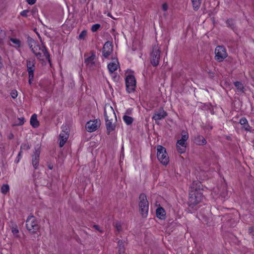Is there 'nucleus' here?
I'll use <instances>...</instances> for the list:
<instances>
[{"instance_id":"393cba45","label":"nucleus","mask_w":254,"mask_h":254,"mask_svg":"<svg viewBox=\"0 0 254 254\" xmlns=\"http://www.w3.org/2000/svg\"><path fill=\"white\" fill-rule=\"evenodd\" d=\"M192 3L193 9L197 10L200 6L201 0H191Z\"/></svg>"},{"instance_id":"79ce46f5","label":"nucleus","mask_w":254,"mask_h":254,"mask_svg":"<svg viewBox=\"0 0 254 254\" xmlns=\"http://www.w3.org/2000/svg\"><path fill=\"white\" fill-rule=\"evenodd\" d=\"M36 0H26L27 3L30 5H32L36 2Z\"/></svg>"},{"instance_id":"72a5a7b5","label":"nucleus","mask_w":254,"mask_h":254,"mask_svg":"<svg viewBox=\"0 0 254 254\" xmlns=\"http://www.w3.org/2000/svg\"><path fill=\"white\" fill-rule=\"evenodd\" d=\"M115 227L117 231L119 232H121L122 230V225L120 222H116L115 224Z\"/></svg>"},{"instance_id":"de8ad7c7","label":"nucleus","mask_w":254,"mask_h":254,"mask_svg":"<svg viewBox=\"0 0 254 254\" xmlns=\"http://www.w3.org/2000/svg\"><path fill=\"white\" fill-rule=\"evenodd\" d=\"M49 168L50 169H52V168H52V166H51L50 165V166H49Z\"/></svg>"},{"instance_id":"dca6fc26","label":"nucleus","mask_w":254,"mask_h":254,"mask_svg":"<svg viewBox=\"0 0 254 254\" xmlns=\"http://www.w3.org/2000/svg\"><path fill=\"white\" fill-rule=\"evenodd\" d=\"M106 121V126L107 128V133L109 134L110 132L113 131L115 128V123L116 121H111L110 120L107 119Z\"/></svg>"},{"instance_id":"58836bf2","label":"nucleus","mask_w":254,"mask_h":254,"mask_svg":"<svg viewBox=\"0 0 254 254\" xmlns=\"http://www.w3.org/2000/svg\"><path fill=\"white\" fill-rule=\"evenodd\" d=\"M28 10H24L20 12V15L23 17H27L28 16Z\"/></svg>"},{"instance_id":"2f4dec72","label":"nucleus","mask_w":254,"mask_h":254,"mask_svg":"<svg viewBox=\"0 0 254 254\" xmlns=\"http://www.w3.org/2000/svg\"><path fill=\"white\" fill-rule=\"evenodd\" d=\"M100 27V25L99 24H95L92 26L91 30L92 32H95L97 31Z\"/></svg>"},{"instance_id":"a19ab883","label":"nucleus","mask_w":254,"mask_h":254,"mask_svg":"<svg viewBox=\"0 0 254 254\" xmlns=\"http://www.w3.org/2000/svg\"><path fill=\"white\" fill-rule=\"evenodd\" d=\"M162 8L164 11H166L168 9V5L166 3H164L162 4Z\"/></svg>"},{"instance_id":"c756f323","label":"nucleus","mask_w":254,"mask_h":254,"mask_svg":"<svg viewBox=\"0 0 254 254\" xmlns=\"http://www.w3.org/2000/svg\"><path fill=\"white\" fill-rule=\"evenodd\" d=\"M234 84L237 89L240 91H242L243 90L244 87L241 82L237 81L234 83Z\"/></svg>"},{"instance_id":"5701e85b","label":"nucleus","mask_w":254,"mask_h":254,"mask_svg":"<svg viewBox=\"0 0 254 254\" xmlns=\"http://www.w3.org/2000/svg\"><path fill=\"white\" fill-rule=\"evenodd\" d=\"M118 254H126L125 253V249L124 242L121 240L118 241Z\"/></svg>"},{"instance_id":"c03bdc74","label":"nucleus","mask_w":254,"mask_h":254,"mask_svg":"<svg viewBox=\"0 0 254 254\" xmlns=\"http://www.w3.org/2000/svg\"><path fill=\"white\" fill-rule=\"evenodd\" d=\"M254 231V228L253 227H250L249 229V232L250 234H252L253 232Z\"/></svg>"},{"instance_id":"6e6552de","label":"nucleus","mask_w":254,"mask_h":254,"mask_svg":"<svg viewBox=\"0 0 254 254\" xmlns=\"http://www.w3.org/2000/svg\"><path fill=\"white\" fill-rule=\"evenodd\" d=\"M215 60L218 62H222L227 56L226 49L221 46H217L215 50Z\"/></svg>"},{"instance_id":"b1692460","label":"nucleus","mask_w":254,"mask_h":254,"mask_svg":"<svg viewBox=\"0 0 254 254\" xmlns=\"http://www.w3.org/2000/svg\"><path fill=\"white\" fill-rule=\"evenodd\" d=\"M118 67V63L116 62L110 63L108 65V68L110 72L113 73L116 70Z\"/></svg>"},{"instance_id":"412c9836","label":"nucleus","mask_w":254,"mask_h":254,"mask_svg":"<svg viewBox=\"0 0 254 254\" xmlns=\"http://www.w3.org/2000/svg\"><path fill=\"white\" fill-rule=\"evenodd\" d=\"M156 216L160 219L165 218V211L162 207H159L156 209Z\"/></svg>"},{"instance_id":"bb28decb","label":"nucleus","mask_w":254,"mask_h":254,"mask_svg":"<svg viewBox=\"0 0 254 254\" xmlns=\"http://www.w3.org/2000/svg\"><path fill=\"white\" fill-rule=\"evenodd\" d=\"M9 190V187L7 184H3L1 187V192L5 194Z\"/></svg>"},{"instance_id":"0eeeda50","label":"nucleus","mask_w":254,"mask_h":254,"mask_svg":"<svg viewBox=\"0 0 254 254\" xmlns=\"http://www.w3.org/2000/svg\"><path fill=\"white\" fill-rule=\"evenodd\" d=\"M157 156L158 159L160 162L165 165H166L169 163V157L166 152V148L161 145H158L157 146Z\"/></svg>"},{"instance_id":"4c0bfd02","label":"nucleus","mask_w":254,"mask_h":254,"mask_svg":"<svg viewBox=\"0 0 254 254\" xmlns=\"http://www.w3.org/2000/svg\"><path fill=\"white\" fill-rule=\"evenodd\" d=\"M22 151L21 150H20L18 154V156L17 157V159L15 160V162L16 163H18L21 158V156H22Z\"/></svg>"},{"instance_id":"a18cd8bd","label":"nucleus","mask_w":254,"mask_h":254,"mask_svg":"<svg viewBox=\"0 0 254 254\" xmlns=\"http://www.w3.org/2000/svg\"><path fill=\"white\" fill-rule=\"evenodd\" d=\"M13 137V135L12 133H10L8 135V138L9 139H12Z\"/></svg>"},{"instance_id":"f257e3e1","label":"nucleus","mask_w":254,"mask_h":254,"mask_svg":"<svg viewBox=\"0 0 254 254\" xmlns=\"http://www.w3.org/2000/svg\"><path fill=\"white\" fill-rule=\"evenodd\" d=\"M201 184L200 182H193L190 187L189 205L193 207L202 199V193L201 190Z\"/></svg>"},{"instance_id":"7c9ffc66","label":"nucleus","mask_w":254,"mask_h":254,"mask_svg":"<svg viewBox=\"0 0 254 254\" xmlns=\"http://www.w3.org/2000/svg\"><path fill=\"white\" fill-rule=\"evenodd\" d=\"M17 120H18V121L15 122V125L21 126V125H22L24 123V119L23 117L18 118Z\"/></svg>"},{"instance_id":"cd10ccee","label":"nucleus","mask_w":254,"mask_h":254,"mask_svg":"<svg viewBox=\"0 0 254 254\" xmlns=\"http://www.w3.org/2000/svg\"><path fill=\"white\" fill-rule=\"evenodd\" d=\"M124 122L128 125L132 124L133 122V119L128 116H124L123 117Z\"/></svg>"},{"instance_id":"f704fd0d","label":"nucleus","mask_w":254,"mask_h":254,"mask_svg":"<svg viewBox=\"0 0 254 254\" xmlns=\"http://www.w3.org/2000/svg\"><path fill=\"white\" fill-rule=\"evenodd\" d=\"M30 149V146L28 144L24 143L22 144L20 147V150L22 151V150H28Z\"/></svg>"},{"instance_id":"a878e982","label":"nucleus","mask_w":254,"mask_h":254,"mask_svg":"<svg viewBox=\"0 0 254 254\" xmlns=\"http://www.w3.org/2000/svg\"><path fill=\"white\" fill-rule=\"evenodd\" d=\"M10 41L12 42V43L14 45L13 46L15 48H19L21 46V42L20 41L16 38H10Z\"/></svg>"},{"instance_id":"1a4fd4ad","label":"nucleus","mask_w":254,"mask_h":254,"mask_svg":"<svg viewBox=\"0 0 254 254\" xmlns=\"http://www.w3.org/2000/svg\"><path fill=\"white\" fill-rule=\"evenodd\" d=\"M105 120H110L111 121H117V117L113 107L109 104H106L104 108Z\"/></svg>"},{"instance_id":"473e14b6","label":"nucleus","mask_w":254,"mask_h":254,"mask_svg":"<svg viewBox=\"0 0 254 254\" xmlns=\"http://www.w3.org/2000/svg\"><path fill=\"white\" fill-rule=\"evenodd\" d=\"M5 37V32L0 29V43L3 42L4 39Z\"/></svg>"},{"instance_id":"7ed1b4c3","label":"nucleus","mask_w":254,"mask_h":254,"mask_svg":"<svg viewBox=\"0 0 254 254\" xmlns=\"http://www.w3.org/2000/svg\"><path fill=\"white\" fill-rule=\"evenodd\" d=\"M139 211L142 217H146L148 214L149 209V203L146 196L142 193L139 197Z\"/></svg>"},{"instance_id":"c9c22d12","label":"nucleus","mask_w":254,"mask_h":254,"mask_svg":"<svg viewBox=\"0 0 254 254\" xmlns=\"http://www.w3.org/2000/svg\"><path fill=\"white\" fill-rule=\"evenodd\" d=\"M12 233L15 237L18 236L19 230L17 228L12 227Z\"/></svg>"},{"instance_id":"f8f14e48","label":"nucleus","mask_w":254,"mask_h":254,"mask_svg":"<svg viewBox=\"0 0 254 254\" xmlns=\"http://www.w3.org/2000/svg\"><path fill=\"white\" fill-rule=\"evenodd\" d=\"M101 125L100 121L96 120H91L86 125V128L88 132H93L97 129Z\"/></svg>"},{"instance_id":"49530a36","label":"nucleus","mask_w":254,"mask_h":254,"mask_svg":"<svg viewBox=\"0 0 254 254\" xmlns=\"http://www.w3.org/2000/svg\"><path fill=\"white\" fill-rule=\"evenodd\" d=\"M2 67V64L1 62V59H0V69Z\"/></svg>"},{"instance_id":"ea45409f","label":"nucleus","mask_w":254,"mask_h":254,"mask_svg":"<svg viewBox=\"0 0 254 254\" xmlns=\"http://www.w3.org/2000/svg\"><path fill=\"white\" fill-rule=\"evenodd\" d=\"M11 97L15 99L17 96V92L16 90H12L11 92Z\"/></svg>"},{"instance_id":"9d476101","label":"nucleus","mask_w":254,"mask_h":254,"mask_svg":"<svg viewBox=\"0 0 254 254\" xmlns=\"http://www.w3.org/2000/svg\"><path fill=\"white\" fill-rule=\"evenodd\" d=\"M62 131L59 135V145L60 147H62L69 137V129L66 126H63L62 127Z\"/></svg>"},{"instance_id":"ddd939ff","label":"nucleus","mask_w":254,"mask_h":254,"mask_svg":"<svg viewBox=\"0 0 254 254\" xmlns=\"http://www.w3.org/2000/svg\"><path fill=\"white\" fill-rule=\"evenodd\" d=\"M113 52V46L111 42L107 41L104 44L103 48V56L105 58H108Z\"/></svg>"},{"instance_id":"4468645a","label":"nucleus","mask_w":254,"mask_h":254,"mask_svg":"<svg viewBox=\"0 0 254 254\" xmlns=\"http://www.w3.org/2000/svg\"><path fill=\"white\" fill-rule=\"evenodd\" d=\"M167 116V113L163 108H160L158 110L156 111L152 117V119L155 121L162 120Z\"/></svg>"},{"instance_id":"f3484780","label":"nucleus","mask_w":254,"mask_h":254,"mask_svg":"<svg viewBox=\"0 0 254 254\" xmlns=\"http://www.w3.org/2000/svg\"><path fill=\"white\" fill-rule=\"evenodd\" d=\"M96 56L95 54L92 53L91 56L85 59V63L87 66L92 67L95 64V59Z\"/></svg>"},{"instance_id":"6ab92c4d","label":"nucleus","mask_w":254,"mask_h":254,"mask_svg":"<svg viewBox=\"0 0 254 254\" xmlns=\"http://www.w3.org/2000/svg\"><path fill=\"white\" fill-rule=\"evenodd\" d=\"M194 142L198 145H203L206 143V140L203 136L198 135L194 138Z\"/></svg>"},{"instance_id":"4be33fe9","label":"nucleus","mask_w":254,"mask_h":254,"mask_svg":"<svg viewBox=\"0 0 254 254\" xmlns=\"http://www.w3.org/2000/svg\"><path fill=\"white\" fill-rule=\"evenodd\" d=\"M30 124L34 128L37 127L39 126V123L37 119V115L34 114L30 119Z\"/></svg>"},{"instance_id":"39448f33","label":"nucleus","mask_w":254,"mask_h":254,"mask_svg":"<svg viewBox=\"0 0 254 254\" xmlns=\"http://www.w3.org/2000/svg\"><path fill=\"white\" fill-rule=\"evenodd\" d=\"M181 135V138L178 140L176 143L177 150L181 154L184 153L186 150L187 141L189 138V133L185 131H183Z\"/></svg>"},{"instance_id":"a211bd4d","label":"nucleus","mask_w":254,"mask_h":254,"mask_svg":"<svg viewBox=\"0 0 254 254\" xmlns=\"http://www.w3.org/2000/svg\"><path fill=\"white\" fill-rule=\"evenodd\" d=\"M35 61L34 59L28 60L27 61V67L28 73H34L35 68Z\"/></svg>"},{"instance_id":"aec40b11","label":"nucleus","mask_w":254,"mask_h":254,"mask_svg":"<svg viewBox=\"0 0 254 254\" xmlns=\"http://www.w3.org/2000/svg\"><path fill=\"white\" fill-rule=\"evenodd\" d=\"M240 124L243 126V127L246 131H250L251 127L248 124V122L246 118H243L240 120Z\"/></svg>"},{"instance_id":"c85d7f7f","label":"nucleus","mask_w":254,"mask_h":254,"mask_svg":"<svg viewBox=\"0 0 254 254\" xmlns=\"http://www.w3.org/2000/svg\"><path fill=\"white\" fill-rule=\"evenodd\" d=\"M87 35V31L85 30H84L81 31V32L80 33V34L78 36V39H84L85 37Z\"/></svg>"},{"instance_id":"20e7f679","label":"nucleus","mask_w":254,"mask_h":254,"mask_svg":"<svg viewBox=\"0 0 254 254\" xmlns=\"http://www.w3.org/2000/svg\"><path fill=\"white\" fill-rule=\"evenodd\" d=\"M160 48L158 44L154 45L150 52L151 63L154 66L159 64L160 59Z\"/></svg>"},{"instance_id":"f03ea898","label":"nucleus","mask_w":254,"mask_h":254,"mask_svg":"<svg viewBox=\"0 0 254 254\" xmlns=\"http://www.w3.org/2000/svg\"><path fill=\"white\" fill-rule=\"evenodd\" d=\"M28 42L31 51L38 60L43 61V58L45 57L51 64L50 55L44 46L40 45L31 38L28 39Z\"/></svg>"},{"instance_id":"e433bc0d","label":"nucleus","mask_w":254,"mask_h":254,"mask_svg":"<svg viewBox=\"0 0 254 254\" xmlns=\"http://www.w3.org/2000/svg\"><path fill=\"white\" fill-rule=\"evenodd\" d=\"M28 75H29V83L30 84H31L32 83V81L33 80V78H34V73H32V72H31V73H28Z\"/></svg>"},{"instance_id":"9b49d317","label":"nucleus","mask_w":254,"mask_h":254,"mask_svg":"<svg viewBox=\"0 0 254 254\" xmlns=\"http://www.w3.org/2000/svg\"><path fill=\"white\" fill-rule=\"evenodd\" d=\"M127 90L130 93L134 90L136 86V81L133 75H128L126 79Z\"/></svg>"},{"instance_id":"2eb2a0df","label":"nucleus","mask_w":254,"mask_h":254,"mask_svg":"<svg viewBox=\"0 0 254 254\" xmlns=\"http://www.w3.org/2000/svg\"><path fill=\"white\" fill-rule=\"evenodd\" d=\"M40 151L39 149L36 150L32 155V163L35 169L38 168L39 162Z\"/></svg>"},{"instance_id":"37998d69","label":"nucleus","mask_w":254,"mask_h":254,"mask_svg":"<svg viewBox=\"0 0 254 254\" xmlns=\"http://www.w3.org/2000/svg\"><path fill=\"white\" fill-rule=\"evenodd\" d=\"M93 228H94L96 230L99 231L101 233H103V231L100 229V228L98 225H93Z\"/></svg>"},{"instance_id":"423d86ee","label":"nucleus","mask_w":254,"mask_h":254,"mask_svg":"<svg viewBox=\"0 0 254 254\" xmlns=\"http://www.w3.org/2000/svg\"><path fill=\"white\" fill-rule=\"evenodd\" d=\"M26 223V228L31 233H35L39 229V226L36 219L33 215L29 216L27 218Z\"/></svg>"}]
</instances>
